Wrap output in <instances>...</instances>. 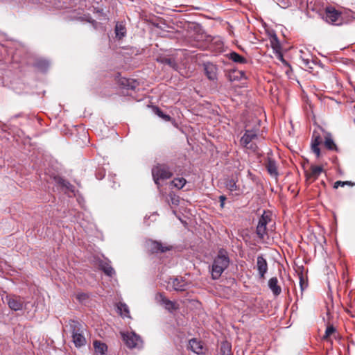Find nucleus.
Here are the masks:
<instances>
[{"mask_svg":"<svg viewBox=\"0 0 355 355\" xmlns=\"http://www.w3.org/2000/svg\"><path fill=\"white\" fill-rule=\"evenodd\" d=\"M236 73H238L239 75V76L241 77V79L245 78V72L244 71H236Z\"/></svg>","mask_w":355,"mask_h":355,"instance_id":"obj_44","label":"nucleus"},{"mask_svg":"<svg viewBox=\"0 0 355 355\" xmlns=\"http://www.w3.org/2000/svg\"><path fill=\"white\" fill-rule=\"evenodd\" d=\"M187 181L183 178H175L172 182L171 184L178 189H182L186 184Z\"/></svg>","mask_w":355,"mask_h":355,"instance_id":"obj_30","label":"nucleus"},{"mask_svg":"<svg viewBox=\"0 0 355 355\" xmlns=\"http://www.w3.org/2000/svg\"><path fill=\"white\" fill-rule=\"evenodd\" d=\"M300 279V286L301 288V292L302 293L303 291L307 287V283L304 281L302 275H300L299 277Z\"/></svg>","mask_w":355,"mask_h":355,"instance_id":"obj_36","label":"nucleus"},{"mask_svg":"<svg viewBox=\"0 0 355 355\" xmlns=\"http://www.w3.org/2000/svg\"><path fill=\"white\" fill-rule=\"evenodd\" d=\"M93 346L96 355H105L107 352V345L100 340H94L93 343Z\"/></svg>","mask_w":355,"mask_h":355,"instance_id":"obj_17","label":"nucleus"},{"mask_svg":"<svg viewBox=\"0 0 355 355\" xmlns=\"http://www.w3.org/2000/svg\"><path fill=\"white\" fill-rule=\"evenodd\" d=\"M190 349L195 353L200 354L202 353V345L201 343L195 338L191 339L189 342Z\"/></svg>","mask_w":355,"mask_h":355,"instance_id":"obj_19","label":"nucleus"},{"mask_svg":"<svg viewBox=\"0 0 355 355\" xmlns=\"http://www.w3.org/2000/svg\"><path fill=\"white\" fill-rule=\"evenodd\" d=\"M302 61L306 66H309V64L310 62L309 59L302 58Z\"/></svg>","mask_w":355,"mask_h":355,"instance_id":"obj_45","label":"nucleus"},{"mask_svg":"<svg viewBox=\"0 0 355 355\" xmlns=\"http://www.w3.org/2000/svg\"><path fill=\"white\" fill-rule=\"evenodd\" d=\"M324 146L330 150H338L336 144L332 139L331 135L327 132L324 137Z\"/></svg>","mask_w":355,"mask_h":355,"instance_id":"obj_20","label":"nucleus"},{"mask_svg":"<svg viewBox=\"0 0 355 355\" xmlns=\"http://www.w3.org/2000/svg\"><path fill=\"white\" fill-rule=\"evenodd\" d=\"M35 66L40 71L44 72L48 69L49 67V62L46 60L40 59L36 61Z\"/></svg>","mask_w":355,"mask_h":355,"instance_id":"obj_27","label":"nucleus"},{"mask_svg":"<svg viewBox=\"0 0 355 355\" xmlns=\"http://www.w3.org/2000/svg\"><path fill=\"white\" fill-rule=\"evenodd\" d=\"M311 149H312V151L318 157L320 156V150L319 145L314 144L311 143Z\"/></svg>","mask_w":355,"mask_h":355,"instance_id":"obj_37","label":"nucleus"},{"mask_svg":"<svg viewBox=\"0 0 355 355\" xmlns=\"http://www.w3.org/2000/svg\"><path fill=\"white\" fill-rule=\"evenodd\" d=\"M323 168L319 166H311L309 171H306V177L309 180L314 181L322 172Z\"/></svg>","mask_w":355,"mask_h":355,"instance_id":"obj_14","label":"nucleus"},{"mask_svg":"<svg viewBox=\"0 0 355 355\" xmlns=\"http://www.w3.org/2000/svg\"><path fill=\"white\" fill-rule=\"evenodd\" d=\"M345 185H350V186H353V185H355V183H353L352 182H349V181H336L335 183H334V188L335 189H337L338 187H344Z\"/></svg>","mask_w":355,"mask_h":355,"instance_id":"obj_35","label":"nucleus"},{"mask_svg":"<svg viewBox=\"0 0 355 355\" xmlns=\"http://www.w3.org/2000/svg\"><path fill=\"white\" fill-rule=\"evenodd\" d=\"M99 267L104 273L109 277H112L115 274L114 268L108 262L101 261L99 264Z\"/></svg>","mask_w":355,"mask_h":355,"instance_id":"obj_22","label":"nucleus"},{"mask_svg":"<svg viewBox=\"0 0 355 355\" xmlns=\"http://www.w3.org/2000/svg\"><path fill=\"white\" fill-rule=\"evenodd\" d=\"M56 182L68 191L74 192V187L70 182L62 178H56Z\"/></svg>","mask_w":355,"mask_h":355,"instance_id":"obj_24","label":"nucleus"},{"mask_svg":"<svg viewBox=\"0 0 355 355\" xmlns=\"http://www.w3.org/2000/svg\"><path fill=\"white\" fill-rule=\"evenodd\" d=\"M268 287L275 296H278L282 293V288L278 285V279L277 277H272L269 279Z\"/></svg>","mask_w":355,"mask_h":355,"instance_id":"obj_16","label":"nucleus"},{"mask_svg":"<svg viewBox=\"0 0 355 355\" xmlns=\"http://www.w3.org/2000/svg\"><path fill=\"white\" fill-rule=\"evenodd\" d=\"M279 59L282 62L283 64L286 65L288 64V62L284 60L283 55L281 53H279Z\"/></svg>","mask_w":355,"mask_h":355,"instance_id":"obj_43","label":"nucleus"},{"mask_svg":"<svg viewBox=\"0 0 355 355\" xmlns=\"http://www.w3.org/2000/svg\"><path fill=\"white\" fill-rule=\"evenodd\" d=\"M121 337L125 345L130 348H141L143 340L140 336L134 331L121 332Z\"/></svg>","mask_w":355,"mask_h":355,"instance_id":"obj_3","label":"nucleus"},{"mask_svg":"<svg viewBox=\"0 0 355 355\" xmlns=\"http://www.w3.org/2000/svg\"><path fill=\"white\" fill-rule=\"evenodd\" d=\"M230 79L231 81L239 80H241V77L238 73H236V71H234L230 74Z\"/></svg>","mask_w":355,"mask_h":355,"instance_id":"obj_39","label":"nucleus"},{"mask_svg":"<svg viewBox=\"0 0 355 355\" xmlns=\"http://www.w3.org/2000/svg\"><path fill=\"white\" fill-rule=\"evenodd\" d=\"M205 73L210 80L217 79V67L211 62H205L203 64Z\"/></svg>","mask_w":355,"mask_h":355,"instance_id":"obj_13","label":"nucleus"},{"mask_svg":"<svg viewBox=\"0 0 355 355\" xmlns=\"http://www.w3.org/2000/svg\"><path fill=\"white\" fill-rule=\"evenodd\" d=\"M156 60L161 64L168 65L171 69H176L178 68V64L174 58L160 55L157 58Z\"/></svg>","mask_w":355,"mask_h":355,"instance_id":"obj_15","label":"nucleus"},{"mask_svg":"<svg viewBox=\"0 0 355 355\" xmlns=\"http://www.w3.org/2000/svg\"><path fill=\"white\" fill-rule=\"evenodd\" d=\"M220 355H232V345L229 342L224 341L221 343Z\"/></svg>","mask_w":355,"mask_h":355,"instance_id":"obj_26","label":"nucleus"},{"mask_svg":"<svg viewBox=\"0 0 355 355\" xmlns=\"http://www.w3.org/2000/svg\"><path fill=\"white\" fill-rule=\"evenodd\" d=\"M89 297L87 293H81L77 295V298L79 301H83L87 300Z\"/></svg>","mask_w":355,"mask_h":355,"instance_id":"obj_41","label":"nucleus"},{"mask_svg":"<svg viewBox=\"0 0 355 355\" xmlns=\"http://www.w3.org/2000/svg\"><path fill=\"white\" fill-rule=\"evenodd\" d=\"M168 204L173 205H178L180 203V198L175 195L173 192H170L168 194V199H167Z\"/></svg>","mask_w":355,"mask_h":355,"instance_id":"obj_31","label":"nucleus"},{"mask_svg":"<svg viewBox=\"0 0 355 355\" xmlns=\"http://www.w3.org/2000/svg\"><path fill=\"white\" fill-rule=\"evenodd\" d=\"M170 249H171V248L167 247V246H164L159 242L153 241L152 243L151 250L153 252H164L169 250Z\"/></svg>","mask_w":355,"mask_h":355,"instance_id":"obj_25","label":"nucleus"},{"mask_svg":"<svg viewBox=\"0 0 355 355\" xmlns=\"http://www.w3.org/2000/svg\"><path fill=\"white\" fill-rule=\"evenodd\" d=\"M126 33L125 28L123 25L120 24H116L115 26V33L116 36L119 38H121L125 36Z\"/></svg>","mask_w":355,"mask_h":355,"instance_id":"obj_29","label":"nucleus"},{"mask_svg":"<svg viewBox=\"0 0 355 355\" xmlns=\"http://www.w3.org/2000/svg\"><path fill=\"white\" fill-rule=\"evenodd\" d=\"M105 175V172L103 169H98L96 173V177L98 180H102Z\"/></svg>","mask_w":355,"mask_h":355,"instance_id":"obj_40","label":"nucleus"},{"mask_svg":"<svg viewBox=\"0 0 355 355\" xmlns=\"http://www.w3.org/2000/svg\"><path fill=\"white\" fill-rule=\"evenodd\" d=\"M266 168L270 175L274 177H277L278 175L277 167L275 161L269 159L266 164Z\"/></svg>","mask_w":355,"mask_h":355,"instance_id":"obj_23","label":"nucleus"},{"mask_svg":"<svg viewBox=\"0 0 355 355\" xmlns=\"http://www.w3.org/2000/svg\"><path fill=\"white\" fill-rule=\"evenodd\" d=\"M153 111L158 116L162 118L166 121H168L171 119L169 115L164 114L158 107H153Z\"/></svg>","mask_w":355,"mask_h":355,"instance_id":"obj_32","label":"nucleus"},{"mask_svg":"<svg viewBox=\"0 0 355 355\" xmlns=\"http://www.w3.org/2000/svg\"><path fill=\"white\" fill-rule=\"evenodd\" d=\"M258 138L257 130H245L244 135L240 139V144L245 148L254 150L256 148V145L253 144L252 142L253 140Z\"/></svg>","mask_w":355,"mask_h":355,"instance_id":"obj_6","label":"nucleus"},{"mask_svg":"<svg viewBox=\"0 0 355 355\" xmlns=\"http://www.w3.org/2000/svg\"><path fill=\"white\" fill-rule=\"evenodd\" d=\"M120 85L127 89L134 90L137 87L138 83L133 79L122 78L120 79Z\"/></svg>","mask_w":355,"mask_h":355,"instance_id":"obj_18","label":"nucleus"},{"mask_svg":"<svg viewBox=\"0 0 355 355\" xmlns=\"http://www.w3.org/2000/svg\"><path fill=\"white\" fill-rule=\"evenodd\" d=\"M168 283L171 285L173 290L176 291H184L187 289L189 286L187 279L182 277L170 278Z\"/></svg>","mask_w":355,"mask_h":355,"instance_id":"obj_9","label":"nucleus"},{"mask_svg":"<svg viewBox=\"0 0 355 355\" xmlns=\"http://www.w3.org/2000/svg\"><path fill=\"white\" fill-rule=\"evenodd\" d=\"M336 331V329L333 325H329L327 327L325 334L323 336V339H327L333 333Z\"/></svg>","mask_w":355,"mask_h":355,"instance_id":"obj_34","label":"nucleus"},{"mask_svg":"<svg viewBox=\"0 0 355 355\" xmlns=\"http://www.w3.org/2000/svg\"><path fill=\"white\" fill-rule=\"evenodd\" d=\"M238 178L237 176L232 175L231 177H227L224 180V184L227 190L230 193L236 192L235 195H239L240 192L239 186L237 185Z\"/></svg>","mask_w":355,"mask_h":355,"instance_id":"obj_12","label":"nucleus"},{"mask_svg":"<svg viewBox=\"0 0 355 355\" xmlns=\"http://www.w3.org/2000/svg\"><path fill=\"white\" fill-rule=\"evenodd\" d=\"M69 326L71 333L72 341L78 348L86 344V339L83 335V326L76 320H69Z\"/></svg>","mask_w":355,"mask_h":355,"instance_id":"obj_2","label":"nucleus"},{"mask_svg":"<svg viewBox=\"0 0 355 355\" xmlns=\"http://www.w3.org/2000/svg\"><path fill=\"white\" fill-rule=\"evenodd\" d=\"M270 42H271L272 47L275 51H277V49H280L279 42L278 37L276 35V34H273L272 35H271V37H270Z\"/></svg>","mask_w":355,"mask_h":355,"instance_id":"obj_33","label":"nucleus"},{"mask_svg":"<svg viewBox=\"0 0 355 355\" xmlns=\"http://www.w3.org/2000/svg\"><path fill=\"white\" fill-rule=\"evenodd\" d=\"M225 200H226L225 196L222 195V196H219V201L220 202V207L222 208L224 207Z\"/></svg>","mask_w":355,"mask_h":355,"instance_id":"obj_42","label":"nucleus"},{"mask_svg":"<svg viewBox=\"0 0 355 355\" xmlns=\"http://www.w3.org/2000/svg\"><path fill=\"white\" fill-rule=\"evenodd\" d=\"M257 270L260 279H265L266 274L268 272V266L266 259L262 254L259 255L257 258Z\"/></svg>","mask_w":355,"mask_h":355,"instance_id":"obj_11","label":"nucleus"},{"mask_svg":"<svg viewBox=\"0 0 355 355\" xmlns=\"http://www.w3.org/2000/svg\"><path fill=\"white\" fill-rule=\"evenodd\" d=\"M322 141V139L320 135H315V133L313 132L312 144L320 145Z\"/></svg>","mask_w":355,"mask_h":355,"instance_id":"obj_38","label":"nucleus"},{"mask_svg":"<svg viewBox=\"0 0 355 355\" xmlns=\"http://www.w3.org/2000/svg\"><path fill=\"white\" fill-rule=\"evenodd\" d=\"M120 315L123 317L130 318L128 306L125 303L120 302L117 306Z\"/></svg>","mask_w":355,"mask_h":355,"instance_id":"obj_28","label":"nucleus"},{"mask_svg":"<svg viewBox=\"0 0 355 355\" xmlns=\"http://www.w3.org/2000/svg\"><path fill=\"white\" fill-rule=\"evenodd\" d=\"M173 175L169 168L164 164H158L152 169V175L155 183L158 186L159 180L169 179Z\"/></svg>","mask_w":355,"mask_h":355,"instance_id":"obj_4","label":"nucleus"},{"mask_svg":"<svg viewBox=\"0 0 355 355\" xmlns=\"http://www.w3.org/2000/svg\"><path fill=\"white\" fill-rule=\"evenodd\" d=\"M227 58L232 60L234 62L239 63V64H245L247 63V59L244 57L239 55L238 53L235 51H232L227 55Z\"/></svg>","mask_w":355,"mask_h":355,"instance_id":"obj_21","label":"nucleus"},{"mask_svg":"<svg viewBox=\"0 0 355 355\" xmlns=\"http://www.w3.org/2000/svg\"><path fill=\"white\" fill-rule=\"evenodd\" d=\"M6 300L8 306L12 311H17L22 310L24 306V300L19 296L16 295H7Z\"/></svg>","mask_w":355,"mask_h":355,"instance_id":"obj_8","label":"nucleus"},{"mask_svg":"<svg viewBox=\"0 0 355 355\" xmlns=\"http://www.w3.org/2000/svg\"><path fill=\"white\" fill-rule=\"evenodd\" d=\"M230 261L227 252L223 248L220 249L211 265L212 279L216 280L220 277L223 272L228 268Z\"/></svg>","mask_w":355,"mask_h":355,"instance_id":"obj_1","label":"nucleus"},{"mask_svg":"<svg viewBox=\"0 0 355 355\" xmlns=\"http://www.w3.org/2000/svg\"><path fill=\"white\" fill-rule=\"evenodd\" d=\"M324 18L327 22L331 24L338 25L340 23H337L340 18V12L333 7H327L325 10Z\"/></svg>","mask_w":355,"mask_h":355,"instance_id":"obj_7","label":"nucleus"},{"mask_svg":"<svg viewBox=\"0 0 355 355\" xmlns=\"http://www.w3.org/2000/svg\"><path fill=\"white\" fill-rule=\"evenodd\" d=\"M155 300L162 305H164V308L171 313L178 309L175 302L169 300L161 293H158L155 295Z\"/></svg>","mask_w":355,"mask_h":355,"instance_id":"obj_10","label":"nucleus"},{"mask_svg":"<svg viewBox=\"0 0 355 355\" xmlns=\"http://www.w3.org/2000/svg\"><path fill=\"white\" fill-rule=\"evenodd\" d=\"M271 221V214L269 211H263L259 218L256 233L259 239H263L267 234V225Z\"/></svg>","mask_w":355,"mask_h":355,"instance_id":"obj_5","label":"nucleus"}]
</instances>
